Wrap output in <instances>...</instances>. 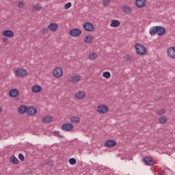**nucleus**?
I'll list each match as a JSON object with an SVG mask.
<instances>
[{"mask_svg":"<svg viewBox=\"0 0 175 175\" xmlns=\"http://www.w3.org/2000/svg\"><path fill=\"white\" fill-rule=\"evenodd\" d=\"M167 121V119L165 117H161L159 119V124H165Z\"/></svg>","mask_w":175,"mask_h":175,"instance_id":"obj_30","label":"nucleus"},{"mask_svg":"<svg viewBox=\"0 0 175 175\" xmlns=\"http://www.w3.org/2000/svg\"><path fill=\"white\" fill-rule=\"evenodd\" d=\"M42 33H49V29H47V28L43 29Z\"/></svg>","mask_w":175,"mask_h":175,"instance_id":"obj_40","label":"nucleus"},{"mask_svg":"<svg viewBox=\"0 0 175 175\" xmlns=\"http://www.w3.org/2000/svg\"><path fill=\"white\" fill-rule=\"evenodd\" d=\"M80 80H81V77L79 75H73L70 77L69 79V81H70V83H77L80 81Z\"/></svg>","mask_w":175,"mask_h":175,"instance_id":"obj_17","label":"nucleus"},{"mask_svg":"<svg viewBox=\"0 0 175 175\" xmlns=\"http://www.w3.org/2000/svg\"><path fill=\"white\" fill-rule=\"evenodd\" d=\"M123 59H124V62H128V61H131V59H133V58H132V57H131V55H127L123 57Z\"/></svg>","mask_w":175,"mask_h":175,"instance_id":"obj_29","label":"nucleus"},{"mask_svg":"<svg viewBox=\"0 0 175 175\" xmlns=\"http://www.w3.org/2000/svg\"><path fill=\"white\" fill-rule=\"evenodd\" d=\"M3 36H5V38H13L14 32L12 30H4L3 31Z\"/></svg>","mask_w":175,"mask_h":175,"instance_id":"obj_16","label":"nucleus"},{"mask_svg":"<svg viewBox=\"0 0 175 175\" xmlns=\"http://www.w3.org/2000/svg\"><path fill=\"white\" fill-rule=\"evenodd\" d=\"M70 36H72V38H77L83 33L81 31V29H72L69 31Z\"/></svg>","mask_w":175,"mask_h":175,"instance_id":"obj_5","label":"nucleus"},{"mask_svg":"<svg viewBox=\"0 0 175 175\" xmlns=\"http://www.w3.org/2000/svg\"><path fill=\"white\" fill-rule=\"evenodd\" d=\"M20 94V91L17 89H12L9 92V96L11 98H17V96Z\"/></svg>","mask_w":175,"mask_h":175,"instance_id":"obj_14","label":"nucleus"},{"mask_svg":"<svg viewBox=\"0 0 175 175\" xmlns=\"http://www.w3.org/2000/svg\"><path fill=\"white\" fill-rule=\"evenodd\" d=\"M71 124H80V118L77 116H72L70 118Z\"/></svg>","mask_w":175,"mask_h":175,"instance_id":"obj_23","label":"nucleus"},{"mask_svg":"<svg viewBox=\"0 0 175 175\" xmlns=\"http://www.w3.org/2000/svg\"><path fill=\"white\" fill-rule=\"evenodd\" d=\"M3 43H9V39L7 38H3Z\"/></svg>","mask_w":175,"mask_h":175,"instance_id":"obj_39","label":"nucleus"},{"mask_svg":"<svg viewBox=\"0 0 175 175\" xmlns=\"http://www.w3.org/2000/svg\"><path fill=\"white\" fill-rule=\"evenodd\" d=\"M15 75L17 77H25V76L28 75V71L23 68H19L15 71Z\"/></svg>","mask_w":175,"mask_h":175,"instance_id":"obj_6","label":"nucleus"},{"mask_svg":"<svg viewBox=\"0 0 175 175\" xmlns=\"http://www.w3.org/2000/svg\"><path fill=\"white\" fill-rule=\"evenodd\" d=\"M25 6V3H24L23 1H19L18 3V8H19V9H24Z\"/></svg>","mask_w":175,"mask_h":175,"instance_id":"obj_34","label":"nucleus"},{"mask_svg":"<svg viewBox=\"0 0 175 175\" xmlns=\"http://www.w3.org/2000/svg\"><path fill=\"white\" fill-rule=\"evenodd\" d=\"M73 129V124L72 123H64L62 126V131L64 132H70V131Z\"/></svg>","mask_w":175,"mask_h":175,"instance_id":"obj_9","label":"nucleus"},{"mask_svg":"<svg viewBox=\"0 0 175 175\" xmlns=\"http://www.w3.org/2000/svg\"><path fill=\"white\" fill-rule=\"evenodd\" d=\"M149 33L151 36H154L157 33L158 36H163V35L166 33V29L162 26H154L150 29Z\"/></svg>","mask_w":175,"mask_h":175,"instance_id":"obj_1","label":"nucleus"},{"mask_svg":"<svg viewBox=\"0 0 175 175\" xmlns=\"http://www.w3.org/2000/svg\"><path fill=\"white\" fill-rule=\"evenodd\" d=\"M85 96V92L79 91L77 93L75 94V98L77 99H83Z\"/></svg>","mask_w":175,"mask_h":175,"instance_id":"obj_24","label":"nucleus"},{"mask_svg":"<svg viewBox=\"0 0 175 175\" xmlns=\"http://www.w3.org/2000/svg\"><path fill=\"white\" fill-rule=\"evenodd\" d=\"M167 54L170 58H172V59H175V47H170L167 50Z\"/></svg>","mask_w":175,"mask_h":175,"instance_id":"obj_10","label":"nucleus"},{"mask_svg":"<svg viewBox=\"0 0 175 175\" xmlns=\"http://www.w3.org/2000/svg\"><path fill=\"white\" fill-rule=\"evenodd\" d=\"M0 113H2V107H0Z\"/></svg>","mask_w":175,"mask_h":175,"instance_id":"obj_43","label":"nucleus"},{"mask_svg":"<svg viewBox=\"0 0 175 175\" xmlns=\"http://www.w3.org/2000/svg\"><path fill=\"white\" fill-rule=\"evenodd\" d=\"M143 162H144L146 166H154V160L152 157L146 156L143 158Z\"/></svg>","mask_w":175,"mask_h":175,"instance_id":"obj_8","label":"nucleus"},{"mask_svg":"<svg viewBox=\"0 0 175 175\" xmlns=\"http://www.w3.org/2000/svg\"><path fill=\"white\" fill-rule=\"evenodd\" d=\"M147 5V1L146 0H136L135 1V5L137 8H144Z\"/></svg>","mask_w":175,"mask_h":175,"instance_id":"obj_13","label":"nucleus"},{"mask_svg":"<svg viewBox=\"0 0 175 175\" xmlns=\"http://www.w3.org/2000/svg\"><path fill=\"white\" fill-rule=\"evenodd\" d=\"M43 166H49V161L44 162Z\"/></svg>","mask_w":175,"mask_h":175,"instance_id":"obj_42","label":"nucleus"},{"mask_svg":"<svg viewBox=\"0 0 175 175\" xmlns=\"http://www.w3.org/2000/svg\"><path fill=\"white\" fill-rule=\"evenodd\" d=\"M83 29L88 32H94L95 31V25L90 22L83 23Z\"/></svg>","mask_w":175,"mask_h":175,"instance_id":"obj_4","label":"nucleus"},{"mask_svg":"<svg viewBox=\"0 0 175 175\" xmlns=\"http://www.w3.org/2000/svg\"><path fill=\"white\" fill-rule=\"evenodd\" d=\"M10 163L12 165H18V159L16 157V156H12L10 159Z\"/></svg>","mask_w":175,"mask_h":175,"instance_id":"obj_25","label":"nucleus"},{"mask_svg":"<svg viewBox=\"0 0 175 175\" xmlns=\"http://www.w3.org/2000/svg\"><path fill=\"white\" fill-rule=\"evenodd\" d=\"M31 91L34 94H38V92H40V91H42V87L39 85H36L32 87Z\"/></svg>","mask_w":175,"mask_h":175,"instance_id":"obj_20","label":"nucleus"},{"mask_svg":"<svg viewBox=\"0 0 175 175\" xmlns=\"http://www.w3.org/2000/svg\"><path fill=\"white\" fill-rule=\"evenodd\" d=\"M70 165H76L77 163V161L75 158H71L69 159Z\"/></svg>","mask_w":175,"mask_h":175,"instance_id":"obj_33","label":"nucleus"},{"mask_svg":"<svg viewBox=\"0 0 175 175\" xmlns=\"http://www.w3.org/2000/svg\"><path fill=\"white\" fill-rule=\"evenodd\" d=\"M28 111V106L27 105H21L18 109V112L19 114H25Z\"/></svg>","mask_w":175,"mask_h":175,"instance_id":"obj_15","label":"nucleus"},{"mask_svg":"<svg viewBox=\"0 0 175 175\" xmlns=\"http://www.w3.org/2000/svg\"><path fill=\"white\" fill-rule=\"evenodd\" d=\"M42 10V5L36 4L32 8V12H39Z\"/></svg>","mask_w":175,"mask_h":175,"instance_id":"obj_26","label":"nucleus"},{"mask_svg":"<svg viewBox=\"0 0 175 175\" xmlns=\"http://www.w3.org/2000/svg\"><path fill=\"white\" fill-rule=\"evenodd\" d=\"M18 159H20V161H25V157H24V154H23L22 153H20L18 154Z\"/></svg>","mask_w":175,"mask_h":175,"instance_id":"obj_36","label":"nucleus"},{"mask_svg":"<svg viewBox=\"0 0 175 175\" xmlns=\"http://www.w3.org/2000/svg\"><path fill=\"white\" fill-rule=\"evenodd\" d=\"M132 10H131V7L124 5L122 7V11L124 13L129 14L130 12H131Z\"/></svg>","mask_w":175,"mask_h":175,"instance_id":"obj_27","label":"nucleus"},{"mask_svg":"<svg viewBox=\"0 0 175 175\" xmlns=\"http://www.w3.org/2000/svg\"><path fill=\"white\" fill-rule=\"evenodd\" d=\"M166 111L163 109H159L156 111V113H157L158 116H162L163 114H165Z\"/></svg>","mask_w":175,"mask_h":175,"instance_id":"obj_32","label":"nucleus"},{"mask_svg":"<svg viewBox=\"0 0 175 175\" xmlns=\"http://www.w3.org/2000/svg\"><path fill=\"white\" fill-rule=\"evenodd\" d=\"M71 7H72V3L69 2L65 4L64 9H66V10H68V9H70Z\"/></svg>","mask_w":175,"mask_h":175,"instance_id":"obj_35","label":"nucleus"},{"mask_svg":"<svg viewBox=\"0 0 175 175\" xmlns=\"http://www.w3.org/2000/svg\"><path fill=\"white\" fill-rule=\"evenodd\" d=\"M53 120H54V118L52 116H47L42 118V122L50 124V122H53Z\"/></svg>","mask_w":175,"mask_h":175,"instance_id":"obj_18","label":"nucleus"},{"mask_svg":"<svg viewBox=\"0 0 175 175\" xmlns=\"http://www.w3.org/2000/svg\"><path fill=\"white\" fill-rule=\"evenodd\" d=\"M92 40H94V37L92 36V35H88L83 38V42H85V43H87L88 44H90V43H92Z\"/></svg>","mask_w":175,"mask_h":175,"instance_id":"obj_19","label":"nucleus"},{"mask_svg":"<svg viewBox=\"0 0 175 175\" xmlns=\"http://www.w3.org/2000/svg\"><path fill=\"white\" fill-rule=\"evenodd\" d=\"M111 75L108 71L105 72L103 74V77H105V79H109V77H111Z\"/></svg>","mask_w":175,"mask_h":175,"instance_id":"obj_31","label":"nucleus"},{"mask_svg":"<svg viewBox=\"0 0 175 175\" xmlns=\"http://www.w3.org/2000/svg\"><path fill=\"white\" fill-rule=\"evenodd\" d=\"M48 166H54V163L52 161H48Z\"/></svg>","mask_w":175,"mask_h":175,"instance_id":"obj_41","label":"nucleus"},{"mask_svg":"<svg viewBox=\"0 0 175 175\" xmlns=\"http://www.w3.org/2000/svg\"><path fill=\"white\" fill-rule=\"evenodd\" d=\"M121 23L117 20H112L110 24V27L112 28H117V27H120Z\"/></svg>","mask_w":175,"mask_h":175,"instance_id":"obj_22","label":"nucleus"},{"mask_svg":"<svg viewBox=\"0 0 175 175\" xmlns=\"http://www.w3.org/2000/svg\"><path fill=\"white\" fill-rule=\"evenodd\" d=\"M53 75L56 79H61L64 75V70L62 68L56 67L53 71Z\"/></svg>","mask_w":175,"mask_h":175,"instance_id":"obj_3","label":"nucleus"},{"mask_svg":"<svg viewBox=\"0 0 175 175\" xmlns=\"http://www.w3.org/2000/svg\"><path fill=\"white\" fill-rule=\"evenodd\" d=\"M104 146L105 147H109V148L116 147V146H117V142L113 139H109L105 142Z\"/></svg>","mask_w":175,"mask_h":175,"instance_id":"obj_12","label":"nucleus"},{"mask_svg":"<svg viewBox=\"0 0 175 175\" xmlns=\"http://www.w3.org/2000/svg\"><path fill=\"white\" fill-rule=\"evenodd\" d=\"M97 57H98V55H96V53H91L89 55L90 59H92V61H94V59L97 58Z\"/></svg>","mask_w":175,"mask_h":175,"instance_id":"obj_28","label":"nucleus"},{"mask_svg":"<svg viewBox=\"0 0 175 175\" xmlns=\"http://www.w3.org/2000/svg\"><path fill=\"white\" fill-rule=\"evenodd\" d=\"M97 111L100 114H105L109 111V107L106 105H101L97 107Z\"/></svg>","mask_w":175,"mask_h":175,"instance_id":"obj_7","label":"nucleus"},{"mask_svg":"<svg viewBox=\"0 0 175 175\" xmlns=\"http://www.w3.org/2000/svg\"><path fill=\"white\" fill-rule=\"evenodd\" d=\"M135 48L138 55H146L147 54V48L142 44L137 43Z\"/></svg>","mask_w":175,"mask_h":175,"instance_id":"obj_2","label":"nucleus"},{"mask_svg":"<svg viewBox=\"0 0 175 175\" xmlns=\"http://www.w3.org/2000/svg\"><path fill=\"white\" fill-rule=\"evenodd\" d=\"M54 135L55 136H57V137H60L61 139L64 138V135H59V131H55Z\"/></svg>","mask_w":175,"mask_h":175,"instance_id":"obj_37","label":"nucleus"},{"mask_svg":"<svg viewBox=\"0 0 175 175\" xmlns=\"http://www.w3.org/2000/svg\"><path fill=\"white\" fill-rule=\"evenodd\" d=\"M48 28L52 32H55V31H57V29H58V25H57V23H51L49 25Z\"/></svg>","mask_w":175,"mask_h":175,"instance_id":"obj_21","label":"nucleus"},{"mask_svg":"<svg viewBox=\"0 0 175 175\" xmlns=\"http://www.w3.org/2000/svg\"><path fill=\"white\" fill-rule=\"evenodd\" d=\"M38 113V109H36V107L33 106H31L29 107H27V116H35Z\"/></svg>","mask_w":175,"mask_h":175,"instance_id":"obj_11","label":"nucleus"},{"mask_svg":"<svg viewBox=\"0 0 175 175\" xmlns=\"http://www.w3.org/2000/svg\"><path fill=\"white\" fill-rule=\"evenodd\" d=\"M110 0H103V3L104 6H109V3H110Z\"/></svg>","mask_w":175,"mask_h":175,"instance_id":"obj_38","label":"nucleus"}]
</instances>
